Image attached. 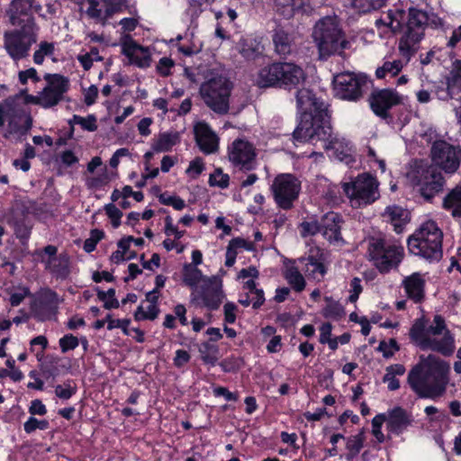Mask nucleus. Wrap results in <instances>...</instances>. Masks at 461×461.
Returning a JSON list of instances; mask_svg holds the SVG:
<instances>
[{"label":"nucleus","mask_w":461,"mask_h":461,"mask_svg":"<svg viewBox=\"0 0 461 461\" xmlns=\"http://www.w3.org/2000/svg\"><path fill=\"white\" fill-rule=\"evenodd\" d=\"M296 103L301 117L294 131V139L300 142L328 144L333 137L327 104L307 88L297 91Z\"/></svg>","instance_id":"1"},{"label":"nucleus","mask_w":461,"mask_h":461,"mask_svg":"<svg viewBox=\"0 0 461 461\" xmlns=\"http://www.w3.org/2000/svg\"><path fill=\"white\" fill-rule=\"evenodd\" d=\"M407 382L419 398L435 400L446 392L448 366L444 362H435L426 367L417 365L409 372Z\"/></svg>","instance_id":"2"},{"label":"nucleus","mask_w":461,"mask_h":461,"mask_svg":"<svg viewBox=\"0 0 461 461\" xmlns=\"http://www.w3.org/2000/svg\"><path fill=\"white\" fill-rule=\"evenodd\" d=\"M405 28L399 41V50L404 57L410 58L418 49L424 38L426 28L444 29V21L437 14L417 6H410L405 14Z\"/></svg>","instance_id":"3"},{"label":"nucleus","mask_w":461,"mask_h":461,"mask_svg":"<svg viewBox=\"0 0 461 461\" xmlns=\"http://www.w3.org/2000/svg\"><path fill=\"white\" fill-rule=\"evenodd\" d=\"M312 38L318 50L320 60L340 55L349 45L336 17L326 16L314 25Z\"/></svg>","instance_id":"4"},{"label":"nucleus","mask_w":461,"mask_h":461,"mask_svg":"<svg viewBox=\"0 0 461 461\" xmlns=\"http://www.w3.org/2000/svg\"><path fill=\"white\" fill-rule=\"evenodd\" d=\"M443 233L433 221H428L408 239L409 251L429 261L442 258Z\"/></svg>","instance_id":"5"},{"label":"nucleus","mask_w":461,"mask_h":461,"mask_svg":"<svg viewBox=\"0 0 461 461\" xmlns=\"http://www.w3.org/2000/svg\"><path fill=\"white\" fill-rule=\"evenodd\" d=\"M14 30L4 34V47L14 60H20L29 55L30 49L37 41L39 27L33 16H27Z\"/></svg>","instance_id":"6"},{"label":"nucleus","mask_w":461,"mask_h":461,"mask_svg":"<svg viewBox=\"0 0 461 461\" xmlns=\"http://www.w3.org/2000/svg\"><path fill=\"white\" fill-rule=\"evenodd\" d=\"M305 79L303 68L290 62H275L262 68L258 72V85L260 87H296Z\"/></svg>","instance_id":"7"},{"label":"nucleus","mask_w":461,"mask_h":461,"mask_svg":"<svg viewBox=\"0 0 461 461\" xmlns=\"http://www.w3.org/2000/svg\"><path fill=\"white\" fill-rule=\"evenodd\" d=\"M410 336L419 346H452L454 339L441 315H435L433 322L422 317L417 319L410 330Z\"/></svg>","instance_id":"8"},{"label":"nucleus","mask_w":461,"mask_h":461,"mask_svg":"<svg viewBox=\"0 0 461 461\" xmlns=\"http://www.w3.org/2000/svg\"><path fill=\"white\" fill-rule=\"evenodd\" d=\"M410 178L427 202H431L436 195L442 193L446 185L442 170L433 164L423 161L415 165L410 173Z\"/></svg>","instance_id":"9"},{"label":"nucleus","mask_w":461,"mask_h":461,"mask_svg":"<svg viewBox=\"0 0 461 461\" xmlns=\"http://www.w3.org/2000/svg\"><path fill=\"white\" fill-rule=\"evenodd\" d=\"M232 83L224 76H214L200 86V95L204 104L214 113L223 115L230 110V96Z\"/></svg>","instance_id":"10"},{"label":"nucleus","mask_w":461,"mask_h":461,"mask_svg":"<svg viewBox=\"0 0 461 461\" xmlns=\"http://www.w3.org/2000/svg\"><path fill=\"white\" fill-rule=\"evenodd\" d=\"M379 183L368 173H363L350 182L342 184V189L353 207L360 208L375 202L380 194Z\"/></svg>","instance_id":"11"},{"label":"nucleus","mask_w":461,"mask_h":461,"mask_svg":"<svg viewBox=\"0 0 461 461\" xmlns=\"http://www.w3.org/2000/svg\"><path fill=\"white\" fill-rule=\"evenodd\" d=\"M302 189L301 181L293 174L282 173L276 176L270 185L276 206L288 211L294 208Z\"/></svg>","instance_id":"12"},{"label":"nucleus","mask_w":461,"mask_h":461,"mask_svg":"<svg viewBox=\"0 0 461 461\" xmlns=\"http://www.w3.org/2000/svg\"><path fill=\"white\" fill-rule=\"evenodd\" d=\"M370 82L362 74L342 72L334 75L332 85L336 97L351 102L358 101Z\"/></svg>","instance_id":"13"},{"label":"nucleus","mask_w":461,"mask_h":461,"mask_svg":"<svg viewBox=\"0 0 461 461\" xmlns=\"http://www.w3.org/2000/svg\"><path fill=\"white\" fill-rule=\"evenodd\" d=\"M402 248L389 244L384 239H372L368 244V253L380 272H388L402 260Z\"/></svg>","instance_id":"14"},{"label":"nucleus","mask_w":461,"mask_h":461,"mask_svg":"<svg viewBox=\"0 0 461 461\" xmlns=\"http://www.w3.org/2000/svg\"><path fill=\"white\" fill-rule=\"evenodd\" d=\"M432 164L447 173H454L461 162V149L445 140H436L430 150Z\"/></svg>","instance_id":"15"},{"label":"nucleus","mask_w":461,"mask_h":461,"mask_svg":"<svg viewBox=\"0 0 461 461\" xmlns=\"http://www.w3.org/2000/svg\"><path fill=\"white\" fill-rule=\"evenodd\" d=\"M5 117L8 118L11 131L20 134L26 133L32 126V116L23 108L15 106L11 97L0 104V127L5 124Z\"/></svg>","instance_id":"16"},{"label":"nucleus","mask_w":461,"mask_h":461,"mask_svg":"<svg viewBox=\"0 0 461 461\" xmlns=\"http://www.w3.org/2000/svg\"><path fill=\"white\" fill-rule=\"evenodd\" d=\"M223 294L221 289V281L216 276L203 278L199 289L192 293V302L203 305L209 310H217L221 302Z\"/></svg>","instance_id":"17"},{"label":"nucleus","mask_w":461,"mask_h":461,"mask_svg":"<svg viewBox=\"0 0 461 461\" xmlns=\"http://www.w3.org/2000/svg\"><path fill=\"white\" fill-rule=\"evenodd\" d=\"M46 86L41 91L43 108L57 105L64 99V95L69 89V80L60 74H45L43 77Z\"/></svg>","instance_id":"18"},{"label":"nucleus","mask_w":461,"mask_h":461,"mask_svg":"<svg viewBox=\"0 0 461 461\" xmlns=\"http://www.w3.org/2000/svg\"><path fill=\"white\" fill-rule=\"evenodd\" d=\"M369 102L375 115L387 119L390 117L389 111L402 103V96L394 89H375L370 95Z\"/></svg>","instance_id":"19"},{"label":"nucleus","mask_w":461,"mask_h":461,"mask_svg":"<svg viewBox=\"0 0 461 461\" xmlns=\"http://www.w3.org/2000/svg\"><path fill=\"white\" fill-rule=\"evenodd\" d=\"M229 159L235 167L247 172L256 168V152L253 145L243 140L232 142L229 150Z\"/></svg>","instance_id":"20"},{"label":"nucleus","mask_w":461,"mask_h":461,"mask_svg":"<svg viewBox=\"0 0 461 461\" xmlns=\"http://www.w3.org/2000/svg\"><path fill=\"white\" fill-rule=\"evenodd\" d=\"M41 375L46 380L54 381L57 377L68 374L71 369L70 360L52 355L42 356L40 359Z\"/></svg>","instance_id":"21"},{"label":"nucleus","mask_w":461,"mask_h":461,"mask_svg":"<svg viewBox=\"0 0 461 461\" xmlns=\"http://www.w3.org/2000/svg\"><path fill=\"white\" fill-rule=\"evenodd\" d=\"M343 223L341 215L335 212H329L321 218V233L330 243H344L341 235Z\"/></svg>","instance_id":"22"},{"label":"nucleus","mask_w":461,"mask_h":461,"mask_svg":"<svg viewBox=\"0 0 461 461\" xmlns=\"http://www.w3.org/2000/svg\"><path fill=\"white\" fill-rule=\"evenodd\" d=\"M195 141L204 154H212L219 149V138L204 122H197L194 127Z\"/></svg>","instance_id":"23"},{"label":"nucleus","mask_w":461,"mask_h":461,"mask_svg":"<svg viewBox=\"0 0 461 461\" xmlns=\"http://www.w3.org/2000/svg\"><path fill=\"white\" fill-rule=\"evenodd\" d=\"M386 429L389 432L399 436L412 423V418L405 409L395 406L386 414Z\"/></svg>","instance_id":"24"},{"label":"nucleus","mask_w":461,"mask_h":461,"mask_svg":"<svg viewBox=\"0 0 461 461\" xmlns=\"http://www.w3.org/2000/svg\"><path fill=\"white\" fill-rule=\"evenodd\" d=\"M311 0H273L274 10L285 19L292 18L296 13L309 14L312 11Z\"/></svg>","instance_id":"25"},{"label":"nucleus","mask_w":461,"mask_h":461,"mask_svg":"<svg viewBox=\"0 0 461 461\" xmlns=\"http://www.w3.org/2000/svg\"><path fill=\"white\" fill-rule=\"evenodd\" d=\"M56 293L49 292L40 297L32 305V311L40 321L50 320L57 313Z\"/></svg>","instance_id":"26"},{"label":"nucleus","mask_w":461,"mask_h":461,"mask_svg":"<svg viewBox=\"0 0 461 461\" xmlns=\"http://www.w3.org/2000/svg\"><path fill=\"white\" fill-rule=\"evenodd\" d=\"M405 293L414 303H420L424 298L425 280L418 272L405 277L402 281Z\"/></svg>","instance_id":"27"},{"label":"nucleus","mask_w":461,"mask_h":461,"mask_svg":"<svg viewBox=\"0 0 461 461\" xmlns=\"http://www.w3.org/2000/svg\"><path fill=\"white\" fill-rule=\"evenodd\" d=\"M405 22V11L400 8L389 9L382 17L375 21V26L388 27L393 33L399 32L403 28Z\"/></svg>","instance_id":"28"},{"label":"nucleus","mask_w":461,"mask_h":461,"mask_svg":"<svg viewBox=\"0 0 461 461\" xmlns=\"http://www.w3.org/2000/svg\"><path fill=\"white\" fill-rule=\"evenodd\" d=\"M326 149H333L334 156L339 161L351 166L355 162L352 145L345 140L332 138L328 144L324 145Z\"/></svg>","instance_id":"29"},{"label":"nucleus","mask_w":461,"mask_h":461,"mask_svg":"<svg viewBox=\"0 0 461 461\" xmlns=\"http://www.w3.org/2000/svg\"><path fill=\"white\" fill-rule=\"evenodd\" d=\"M35 0H12L8 11L9 21L12 25L21 24L27 16H33L31 13Z\"/></svg>","instance_id":"30"},{"label":"nucleus","mask_w":461,"mask_h":461,"mask_svg":"<svg viewBox=\"0 0 461 461\" xmlns=\"http://www.w3.org/2000/svg\"><path fill=\"white\" fill-rule=\"evenodd\" d=\"M45 269L59 278H66L69 274V258L66 253H60L57 258H45L41 257Z\"/></svg>","instance_id":"31"},{"label":"nucleus","mask_w":461,"mask_h":461,"mask_svg":"<svg viewBox=\"0 0 461 461\" xmlns=\"http://www.w3.org/2000/svg\"><path fill=\"white\" fill-rule=\"evenodd\" d=\"M431 92L441 101L455 99L461 102V92L453 85V82L447 76L445 81L435 83Z\"/></svg>","instance_id":"32"},{"label":"nucleus","mask_w":461,"mask_h":461,"mask_svg":"<svg viewBox=\"0 0 461 461\" xmlns=\"http://www.w3.org/2000/svg\"><path fill=\"white\" fill-rule=\"evenodd\" d=\"M272 40L276 52L280 56H286L292 52L294 39L293 36L281 27L274 30Z\"/></svg>","instance_id":"33"},{"label":"nucleus","mask_w":461,"mask_h":461,"mask_svg":"<svg viewBox=\"0 0 461 461\" xmlns=\"http://www.w3.org/2000/svg\"><path fill=\"white\" fill-rule=\"evenodd\" d=\"M181 136L178 131L160 132L158 136L153 140L152 149L156 152H167L180 142Z\"/></svg>","instance_id":"34"},{"label":"nucleus","mask_w":461,"mask_h":461,"mask_svg":"<svg viewBox=\"0 0 461 461\" xmlns=\"http://www.w3.org/2000/svg\"><path fill=\"white\" fill-rule=\"evenodd\" d=\"M8 224L11 225L14 230V235L22 244H25L32 231V224L23 215H13L8 219Z\"/></svg>","instance_id":"35"},{"label":"nucleus","mask_w":461,"mask_h":461,"mask_svg":"<svg viewBox=\"0 0 461 461\" xmlns=\"http://www.w3.org/2000/svg\"><path fill=\"white\" fill-rule=\"evenodd\" d=\"M442 206L449 211L453 217L461 218V185L452 188L444 197Z\"/></svg>","instance_id":"36"},{"label":"nucleus","mask_w":461,"mask_h":461,"mask_svg":"<svg viewBox=\"0 0 461 461\" xmlns=\"http://www.w3.org/2000/svg\"><path fill=\"white\" fill-rule=\"evenodd\" d=\"M304 267L303 271L308 278H312L318 282L321 281L327 272L326 267L314 257H309L303 260Z\"/></svg>","instance_id":"37"},{"label":"nucleus","mask_w":461,"mask_h":461,"mask_svg":"<svg viewBox=\"0 0 461 461\" xmlns=\"http://www.w3.org/2000/svg\"><path fill=\"white\" fill-rule=\"evenodd\" d=\"M402 68L403 63L401 59L385 60L381 67L376 68L375 76L379 79H385L387 77L393 78L402 71Z\"/></svg>","instance_id":"38"},{"label":"nucleus","mask_w":461,"mask_h":461,"mask_svg":"<svg viewBox=\"0 0 461 461\" xmlns=\"http://www.w3.org/2000/svg\"><path fill=\"white\" fill-rule=\"evenodd\" d=\"M207 278L203 276L201 270L196 267L192 266L191 264H185L184 266V273H183V281L184 283L191 288H197V285L199 282L203 283V279Z\"/></svg>","instance_id":"39"},{"label":"nucleus","mask_w":461,"mask_h":461,"mask_svg":"<svg viewBox=\"0 0 461 461\" xmlns=\"http://www.w3.org/2000/svg\"><path fill=\"white\" fill-rule=\"evenodd\" d=\"M285 277L294 291L300 293L304 290L306 285L305 280L297 267H288L285 271Z\"/></svg>","instance_id":"40"},{"label":"nucleus","mask_w":461,"mask_h":461,"mask_svg":"<svg viewBox=\"0 0 461 461\" xmlns=\"http://www.w3.org/2000/svg\"><path fill=\"white\" fill-rule=\"evenodd\" d=\"M387 0H351V6L359 14H366L377 10L385 5Z\"/></svg>","instance_id":"41"},{"label":"nucleus","mask_w":461,"mask_h":461,"mask_svg":"<svg viewBox=\"0 0 461 461\" xmlns=\"http://www.w3.org/2000/svg\"><path fill=\"white\" fill-rule=\"evenodd\" d=\"M219 366L224 373H238L245 366L243 357L231 355L219 362Z\"/></svg>","instance_id":"42"},{"label":"nucleus","mask_w":461,"mask_h":461,"mask_svg":"<svg viewBox=\"0 0 461 461\" xmlns=\"http://www.w3.org/2000/svg\"><path fill=\"white\" fill-rule=\"evenodd\" d=\"M327 304L322 310V315L325 318L340 320L345 315L344 307L331 298L326 297Z\"/></svg>","instance_id":"43"},{"label":"nucleus","mask_w":461,"mask_h":461,"mask_svg":"<svg viewBox=\"0 0 461 461\" xmlns=\"http://www.w3.org/2000/svg\"><path fill=\"white\" fill-rule=\"evenodd\" d=\"M71 126V132L74 131V124H78L83 130L88 131H95L97 130L96 117L94 114H89L87 117L74 114L72 119L68 121Z\"/></svg>","instance_id":"44"},{"label":"nucleus","mask_w":461,"mask_h":461,"mask_svg":"<svg viewBox=\"0 0 461 461\" xmlns=\"http://www.w3.org/2000/svg\"><path fill=\"white\" fill-rule=\"evenodd\" d=\"M77 392V386L73 379H68L63 385L58 384L55 387V394L61 400H68Z\"/></svg>","instance_id":"45"},{"label":"nucleus","mask_w":461,"mask_h":461,"mask_svg":"<svg viewBox=\"0 0 461 461\" xmlns=\"http://www.w3.org/2000/svg\"><path fill=\"white\" fill-rule=\"evenodd\" d=\"M240 53L246 59L254 60L261 54L260 46L256 41H244L240 43Z\"/></svg>","instance_id":"46"},{"label":"nucleus","mask_w":461,"mask_h":461,"mask_svg":"<svg viewBox=\"0 0 461 461\" xmlns=\"http://www.w3.org/2000/svg\"><path fill=\"white\" fill-rule=\"evenodd\" d=\"M86 4L87 5V8L85 12L87 16L104 24L108 18L106 17V10L104 13L101 8H98L99 3L97 0H85V5Z\"/></svg>","instance_id":"47"},{"label":"nucleus","mask_w":461,"mask_h":461,"mask_svg":"<svg viewBox=\"0 0 461 461\" xmlns=\"http://www.w3.org/2000/svg\"><path fill=\"white\" fill-rule=\"evenodd\" d=\"M383 215L391 222L409 220V212L397 205L387 206Z\"/></svg>","instance_id":"48"},{"label":"nucleus","mask_w":461,"mask_h":461,"mask_svg":"<svg viewBox=\"0 0 461 461\" xmlns=\"http://www.w3.org/2000/svg\"><path fill=\"white\" fill-rule=\"evenodd\" d=\"M385 413H378L372 420V434L375 438L377 443H384L385 436L382 431L383 423L386 420Z\"/></svg>","instance_id":"49"},{"label":"nucleus","mask_w":461,"mask_h":461,"mask_svg":"<svg viewBox=\"0 0 461 461\" xmlns=\"http://www.w3.org/2000/svg\"><path fill=\"white\" fill-rule=\"evenodd\" d=\"M97 297L100 301L104 302V307L105 309H117L119 307V302L115 298V289L110 288L107 292L97 289Z\"/></svg>","instance_id":"50"},{"label":"nucleus","mask_w":461,"mask_h":461,"mask_svg":"<svg viewBox=\"0 0 461 461\" xmlns=\"http://www.w3.org/2000/svg\"><path fill=\"white\" fill-rule=\"evenodd\" d=\"M301 236L306 238L321 233V220L312 218L311 221H304L299 225Z\"/></svg>","instance_id":"51"},{"label":"nucleus","mask_w":461,"mask_h":461,"mask_svg":"<svg viewBox=\"0 0 461 461\" xmlns=\"http://www.w3.org/2000/svg\"><path fill=\"white\" fill-rule=\"evenodd\" d=\"M188 7L186 13L191 16L192 20L198 18L203 13V6L212 5L215 0H186Z\"/></svg>","instance_id":"52"},{"label":"nucleus","mask_w":461,"mask_h":461,"mask_svg":"<svg viewBox=\"0 0 461 461\" xmlns=\"http://www.w3.org/2000/svg\"><path fill=\"white\" fill-rule=\"evenodd\" d=\"M230 184V176L222 172V169L218 167L209 177V185L211 186H218L220 188H227Z\"/></svg>","instance_id":"53"},{"label":"nucleus","mask_w":461,"mask_h":461,"mask_svg":"<svg viewBox=\"0 0 461 461\" xmlns=\"http://www.w3.org/2000/svg\"><path fill=\"white\" fill-rule=\"evenodd\" d=\"M199 351L203 364L211 366H214L216 364L219 365L220 353L218 348H199Z\"/></svg>","instance_id":"54"},{"label":"nucleus","mask_w":461,"mask_h":461,"mask_svg":"<svg viewBox=\"0 0 461 461\" xmlns=\"http://www.w3.org/2000/svg\"><path fill=\"white\" fill-rule=\"evenodd\" d=\"M160 203L170 205L177 211H181L185 207V202L179 196L168 195L167 193L161 194L158 196Z\"/></svg>","instance_id":"55"},{"label":"nucleus","mask_w":461,"mask_h":461,"mask_svg":"<svg viewBox=\"0 0 461 461\" xmlns=\"http://www.w3.org/2000/svg\"><path fill=\"white\" fill-rule=\"evenodd\" d=\"M227 249L230 251H238L240 249L252 251L255 249V246L253 242L248 241L243 238L237 237L230 240Z\"/></svg>","instance_id":"56"},{"label":"nucleus","mask_w":461,"mask_h":461,"mask_svg":"<svg viewBox=\"0 0 461 461\" xmlns=\"http://www.w3.org/2000/svg\"><path fill=\"white\" fill-rule=\"evenodd\" d=\"M364 444L353 438L351 436L347 438L346 448L348 450L347 460L355 458L363 448Z\"/></svg>","instance_id":"57"},{"label":"nucleus","mask_w":461,"mask_h":461,"mask_svg":"<svg viewBox=\"0 0 461 461\" xmlns=\"http://www.w3.org/2000/svg\"><path fill=\"white\" fill-rule=\"evenodd\" d=\"M447 77L451 79L453 85L461 92V59L453 61L451 70Z\"/></svg>","instance_id":"58"},{"label":"nucleus","mask_w":461,"mask_h":461,"mask_svg":"<svg viewBox=\"0 0 461 461\" xmlns=\"http://www.w3.org/2000/svg\"><path fill=\"white\" fill-rule=\"evenodd\" d=\"M31 295V291L27 286L18 287V291L11 294L9 302L13 307H16L22 303V302L28 296Z\"/></svg>","instance_id":"59"},{"label":"nucleus","mask_w":461,"mask_h":461,"mask_svg":"<svg viewBox=\"0 0 461 461\" xmlns=\"http://www.w3.org/2000/svg\"><path fill=\"white\" fill-rule=\"evenodd\" d=\"M140 50L141 52H145V48L137 44L133 40L130 38L129 41H125L122 44V52L123 55L128 57L130 59H133L136 56L135 52Z\"/></svg>","instance_id":"60"},{"label":"nucleus","mask_w":461,"mask_h":461,"mask_svg":"<svg viewBox=\"0 0 461 461\" xmlns=\"http://www.w3.org/2000/svg\"><path fill=\"white\" fill-rule=\"evenodd\" d=\"M212 393L215 397H224V399L228 402H237L239 400V395L237 393H232L224 386L218 385L213 387Z\"/></svg>","instance_id":"61"},{"label":"nucleus","mask_w":461,"mask_h":461,"mask_svg":"<svg viewBox=\"0 0 461 461\" xmlns=\"http://www.w3.org/2000/svg\"><path fill=\"white\" fill-rule=\"evenodd\" d=\"M28 411L32 416H44L47 414L48 410L46 405L41 402V400L35 399L31 402Z\"/></svg>","instance_id":"62"},{"label":"nucleus","mask_w":461,"mask_h":461,"mask_svg":"<svg viewBox=\"0 0 461 461\" xmlns=\"http://www.w3.org/2000/svg\"><path fill=\"white\" fill-rule=\"evenodd\" d=\"M175 62L170 58L163 57L159 59L157 66L158 72L163 76L167 77L170 75V68H173Z\"/></svg>","instance_id":"63"},{"label":"nucleus","mask_w":461,"mask_h":461,"mask_svg":"<svg viewBox=\"0 0 461 461\" xmlns=\"http://www.w3.org/2000/svg\"><path fill=\"white\" fill-rule=\"evenodd\" d=\"M190 358L191 356L186 350L177 349L173 359V364L176 367L182 368L190 361Z\"/></svg>","instance_id":"64"}]
</instances>
